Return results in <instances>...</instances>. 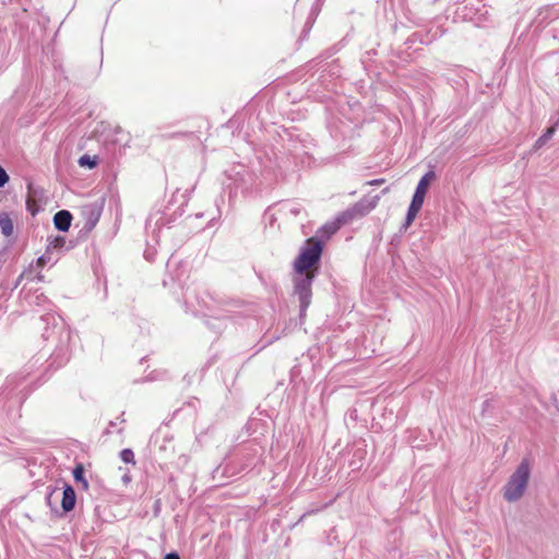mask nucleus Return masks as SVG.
<instances>
[{
    "mask_svg": "<svg viewBox=\"0 0 559 559\" xmlns=\"http://www.w3.org/2000/svg\"><path fill=\"white\" fill-rule=\"evenodd\" d=\"M321 253L322 246L320 241L316 240L314 238L308 239L294 262L295 273L310 271H316V273H318V264L321 258Z\"/></svg>",
    "mask_w": 559,
    "mask_h": 559,
    "instance_id": "obj_2",
    "label": "nucleus"
},
{
    "mask_svg": "<svg viewBox=\"0 0 559 559\" xmlns=\"http://www.w3.org/2000/svg\"><path fill=\"white\" fill-rule=\"evenodd\" d=\"M9 180V176L5 170L0 166V188L3 187Z\"/></svg>",
    "mask_w": 559,
    "mask_h": 559,
    "instance_id": "obj_14",
    "label": "nucleus"
},
{
    "mask_svg": "<svg viewBox=\"0 0 559 559\" xmlns=\"http://www.w3.org/2000/svg\"><path fill=\"white\" fill-rule=\"evenodd\" d=\"M0 228H1V233L5 237H10L13 235V231H14L13 222L10 218L8 213H0Z\"/></svg>",
    "mask_w": 559,
    "mask_h": 559,
    "instance_id": "obj_8",
    "label": "nucleus"
},
{
    "mask_svg": "<svg viewBox=\"0 0 559 559\" xmlns=\"http://www.w3.org/2000/svg\"><path fill=\"white\" fill-rule=\"evenodd\" d=\"M38 264L39 265H44L45 264V257L44 255L38 259Z\"/></svg>",
    "mask_w": 559,
    "mask_h": 559,
    "instance_id": "obj_19",
    "label": "nucleus"
},
{
    "mask_svg": "<svg viewBox=\"0 0 559 559\" xmlns=\"http://www.w3.org/2000/svg\"><path fill=\"white\" fill-rule=\"evenodd\" d=\"M66 239L62 236H57L53 239L49 240V243L47 246V251H50L52 249H60L64 246Z\"/></svg>",
    "mask_w": 559,
    "mask_h": 559,
    "instance_id": "obj_12",
    "label": "nucleus"
},
{
    "mask_svg": "<svg viewBox=\"0 0 559 559\" xmlns=\"http://www.w3.org/2000/svg\"><path fill=\"white\" fill-rule=\"evenodd\" d=\"M384 182V179H376V180H372L370 182H368L369 185H381Z\"/></svg>",
    "mask_w": 559,
    "mask_h": 559,
    "instance_id": "obj_18",
    "label": "nucleus"
},
{
    "mask_svg": "<svg viewBox=\"0 0 559 559\" xmlns=\"http://www.w3.org/2000/svg\"><path fill=\"white\" fill-rule=\"evenodd\" d=\"M76 502V496L74 489L67 485L62 492L61 507L64 512H69L74 509Z\"/></svg>",
    "mask_w": 559,
    "mask_h": 559,
    "instance_id": "obj_7",
    "label": "nucleus"
},
{
    "mask_svg": "<svg viewBox=\"0 0 559 559\" xmlns=\"http://www.w3.org/2000/svg\"><path fill=\"white\" fill-rule=\"evenodd\" d=\"M555 131H556V128L555 127H550L548 128L544 134H542L534 143L533 145V148L535 151H538L539 148H542L551 138L552 135L555 134Z\"/></svg>",
    "mask_w": 559,
    "mask_h": 559,
    "instance_id": "obj_9",
    "label": "nucleus"
},
{
    "mask_svg": "<svg viewBox=\"0 0 559 559\" xmlns=\"http://www.w3.org/2000/svg\"><path fill=\"white\" fill-rule=\"evenodd\" d=\"M316 276V271L295 273V294L298 295L301 313L306 311L311 302V285Z\"/></svg>",
    "mask_w": 559,
    "mask_h": 559,
    "instance_id": "obj_4",
    "label": "nucleus"
},
{
    "mask_svg": "<svg viewBox=\"0 0 559 559\" xmlns=\"http://www.w3.org/2000/svg\"><path fill=\"white\" fill-rule=\"evenodd\" d=\"M27 210L32 213V215H35L37 210L35 209V201L31 198L26 201Z\"/></svg>",
    "mask_w": 559,
    "mask_h": 559,
    "instance_id": "obj_15",
    "label": "nucleus"
},
{
    "mask_svg": "<svg viewBox=\"0 0 559 559\" xmlns=\"http://www.w3.org/2000/svg\"><path fill=\"white\" fill-rule=\"evenodd\" d=\"M531 477V465L528 460H523L516 469L509 477L503 486V498L508 502H515L520 500L528 486Z\"/></svg>",
    "mask_w": 559,
    "mask_h": 559,
    "instance_id": "obj_1",
    "label": "nucleus"
},
{
    "mask_svg": "<svg viewBox=\"0 0 559 559\" xmlns=\"http://www.w3.org/2000/svg\"><path fill=\"white\" fill-rule=\"evenodd\" d=\"M435 178H436L435 171L430 170L427 174H425L421 177V179L419 180V182L416 187L415 193L413 195L411 205L407 211V215H406V219H405V224H404L405 228H407L408 226L412 225V223L416 218L417 214L419 213V211L424 204L428 189H429L431 182L435 180Z\"/></svg>",
    "mask_w": 559,
    "mask_h": 559,
    "instance_id": "obj_3",
    "label": "nucleus"
},
{
    "mask_svg": "<svg viewBox=\"0 0 559 559\" xmlns=\"http://www.w3.org/2000/svg\"><path fill=\"white\" fill-rule=\"evenodd\" d=\"M164 559H180L177 554H167Z\"/></svg>",
    "mask_w": 559,
    "mask_h": 559,
    "instance_id": "obj_17",
    "label": "nucleus"
},
{
    "mask_svg": "<svg viewBox=\"0 0 559 559\" xmlns=\"http://www.w3.org/2000/svg\"><path fill=\"white\" fill-rule=\"evenodd\" d=\"M121 460L126 463H132L134 461V454L130 449H124L120 453Z\"/></svg>",
    "mask_w": 559,
    "mask_h": 559,
    "instance_id": "obj_13",
    "label": "nucleus"
},
{
    "mask_svg": "<svg viewBox=\"0 0 559 559\" xmlns=\"http://www.w3.org/2000/svg\"><path fill=\"white\" fill-rule=\"evenodd\" d=\"M490 406V401H485L484 402V407H489Z\"/></svg>",
    "mask_w": 559,
    "mask_h": 559,
    "instance_id": "obj_20",
    "label": "nucleus"
},
{
    "mask_svg": "<svg viewBox=\"0 0 559 559\" xmlns=\"http://www.w3.org/2000/svg\"><path fill=\"white\" fill-rule=\"evenodd\" d=\"M71 221L72 215L66 210L57 212L53 216V224L61 231H67L70 228Z\"/></svg>",
    "mask_w": 559,
    "mask_h": 559,
    "instance_id": "obj_6",
    "label": "nucleus"
},
{
    "mask_svg": "<svg viewBox=\"0 0 559 559\" xmlns=\"http://www.w3.org/2000/svg\"><path fill=\"white\" fill-rule=\"evenodd\" d=\"M58 492V490L55 488V489H51L48 493H47V497H46V501L48 503V506L51 507V502H52V498L53 496Z\"/></svg>",
    "mask_w": 559,
    "mask_h": 559,
    "instance_id": "obj_16",
    "label": "nucleus"
},
{
    "mask_svg": "<svg viewBox=\"0 0 559 559\" xmlns=\"http://www.w3.org/2000/svg\"><path fill=\"white\" fill-rule=\"evenodd\" d=\"M379 198H374L369 204L368 206L364 207V203L360 202V203H357L352 210H349L348 212L342 214L340 217H337L334 222H331V223H328L326 225H324L321 229L322 233L326 234L328 236H331L333 234H335L340 227L346 223V217L347 216H354L355 214H360V215H364L366 213H368L370 210H372L377 202H378Z\"/></svg>",
    "mask_w": 559,
    "mask_h": 559,
    "instance_id": "obj_5",
    "label": "nucleus"
},
{
    "mask_svg": "<svg viewBox=\"0 0 559 559\" xmlns=\"http://www.w3.org/2000/svg\"><path fill=\"white\" fill-rule=\"evenodd\" d=\"M79 165L92 169L97 165V158L85 154L79 158Z\"/></svg>",
    "mask_w": 559,
    "mask_h": 559,
    "instance_id": "obj_11",
    "label": "nucleus"
},
{
    "mask_svg": "<svg viewBox=\"0 0 559 559\" xmlns=\"http://www.w3.org/2000/svg\"><path fill=\"white\" fill-rule=\"evenodd\" d=\"M73 477L78 483H80L82 485L83 489L86 490L88 488V483L84 477V468L81 464L75 466V468L73 471Z\"/></svg>",
    "mask_w": 559,
    "mask_h": 559,
    "instance_id": "obj_10",
    "label": "nucleus"
}]
</instances>
